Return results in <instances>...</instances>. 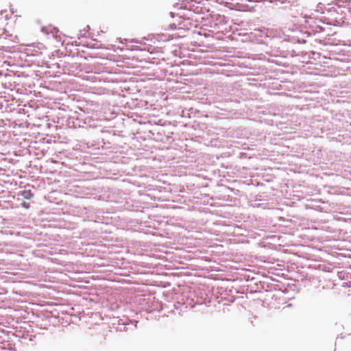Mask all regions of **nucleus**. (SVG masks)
<instances>
[{"instance_id":"nucleus-3","label":"nucleus","mask_w":351,"mask_h":351,"mask_svg":"<svg viewBox=\"0 0 351 351\" xmlns=\"http://www.w3.org/2000/svg\"><path fill=\"white\" fill-rule=\"evenodd\" d=\"M217 2L220 4H227L228 2L226 0H217Z\"/></svg>"},{"instance_id":"nucleus-8","label":"nucleus","mask_w":351,"mask_h":351,"mask_svg":"<svg viewBox=\"0 0 351 351\" xmlns=\"http://www.w3.org/2000/svg\"><path fill=\"white\" fill-rule=\"evenodd\" d=\"M4 12H6V11H4V12H3V11H2V12H1V14H3Z\"/></svg>"},{"instance_id":"nucleus-6","label":"nucleus","mask_w":351,"mask_h":351,"mask_svg":"<svg viewBox=\"0 0 351 351\" xmlns=\"http://www.w3.org/2000/svg\"><path fill=\"white\" fill-rule=\"evenodd\" d=\"M170 14L171 15L172 17H173V12H170Z\"/></svg>"},{"instance_id":"nucleus-1","label":"nucleus","mask_w":351,"mask_h":351,"mask_svg":"<svg viewBox=\"0 0 351 351\" xmlns=\"http://www.w3.org/2000/svg\"><path fill=\"white\" fill-rule=\"evenodd\" d=\"M21 195H22L25 199H31L32 197H33L34 194H33V193L31 191V190H25V191H21Z\"/></svg>"},{"instance_id":"nucleus-7","label":"nucleus","mask_w":351,"mask_h":351,"mask_svg":"<svg viewBox=\"0 0 351 351\" xmlns=\"http://www.w3.org/2000/svg\"><path fill=\"white\" fill-rule=\"evenodd\" d=\"M8 16L5 15V20H8Z\"/></svg>"},{"instance_id":"nucleus-2","label":"nucleus","mask_w":351,"mask_h":351,"mask_svg":"<svg viewBox=\"0 0 351 351\" xmlns=\"http://www.w3.org/2000/svg\"><path fill=\"white\" fill-rule=\"evenodd\" d=\"M22 206L26 209H28L30 206L29 205V203L28 202H23L22 204H21Z\"/></svg>"},{"instance_id":"nucleus-5","label":"nucleus","mask_w":351,"mask_h":351,"mask_svg":"<svg viewBox=\"0 0 351 351\" xmlns=\"http://www.w3.org/2000/svg\"><path fill=\"white\" fill-rule=\"evenodd\" d=\"M304 19H305V21L304 22H307V17H306V16H304Z\"/></svg>"},{"instance_id":"nucleus-4","label":"nucleus","mask_w":351,"mask_h":351,"mask_svg":"<svg viewBox=\"0 0 351 351\" xmlns=\"http://www.w3.org/2000/svg\"><path fill=\"white\" fill-rule=\"evenodd\" d=\"M318 22L323 23V22H324V19L323 18L319 19Z\"/></svg>"}]
</instances>
